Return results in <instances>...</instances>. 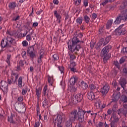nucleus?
I'll use <instances>...</instances> for the list:
<instances>
[{"instance_id":"nucleus-1","label":"nucleus","mask_w":127,"mask_h":127,"mask_svg":"<svg viewBox=\"0 0 127 127\" xmlns=\"http://www.w3.org/2000/svg\"><path fill=\"white\" fill-rule=\"evenodd\" d=\"M11 75V79L8 78L7 82L2 80L0 81V89L3 94H6L8 92V84H15L16 82V73L12 70Z\"/></svg>"},{"instance_id":"nucleus-2","label":"nucleus","mask_w":127,"mask_h":127,"mask_svg":"<svg viewBox=\"0 0 127 127\" xmlns=\"http://www.w3.org/2000/svg\"><path fill=\"white\" fill-rule=\"evenodd\" d=\"M81 44L83 43H80V42H75L69 41L67 43L68 48L69 50L71 53H73L75 50L79 51V49H81Z\"/></svg>"},{"instance_id":"nucleus-3","label":"nucleus","mask_w":127,"mask_h":127,"mask_svg":"<svg viewBox=\"0 0 127 127\" xmlns=\"http://www.w3.org/2000/svg\"><path fill=\"white\" fill-rule=\"evenodd\" d=\"M122 20L126 21L127 20V9L125 11H123L121 12V14H119L117 17L116 20L114 21L115 24H120Z\"/></svg>"},{"instance_id":"nucleus-4","label":"nucleus","mask_w":127,"mask_h":127,"mask_svg":"<svg viewBox=\"0 0 127 127\" xmlns=\"http://www.w3.org/2000/svg\"><path fill=\"white\" fill-rule=\"evenodd\" d=\"M77 121L80 124H84L85 122V112L83 109H79L77 113Z\"/></svg>"},{"instance_id":"nucleus-5","label":"nucleus","mask_w":127,"mask_h":127,"mask_svg":"<svg viewBox=\"0 0 127 127\" xmlns=\"http://www.w3.org/2000/svg\"><path fill=\"white\" fill-rule=\"evenodd\" d=\"M35 44L34 45L29 47L27 50V54L28 56H29L31 59H34V58H36V51L34 49V46Z\"/></svg>"},{"instance_id":"nucleus-6","label":"nucleus","mask_w":127,"mask_h":127,"mask_svg":"<svg viewBox=\"0 0 127 127\" xmlns=\"http://www.w3.org/2000/svg\"><path fill=\"white\" fill-rule=\"evenodd\" d=\"M124 25H125L122 24L120 25L115 30L116 35L120 36V35H125V34L127 33V30L123 29V26H124Z\"/></svg>"},{"instance_id":"nucleus-7","label":"nucleus","mask_w":127,"mask_h":127,"mask_svg":"<svg viewBox=\"0 0 127 127\" xmlns=\"http://www.w3.org/2000/svg\"><path fill=\"white\" fill-rule=\"evenodd\" d=\"M112 46L111 45H108L105 46L101 51L100 56H107V55H109V52H110V50L112 49Z\"/></svg>"},{"instance_id":"nucleus-8","label":"nucleus","mask_w":127,"mask_h":127,"mask_svg":"<svg viewBox=\"0 0 127 127\" xmlns=\"http://www.w3.org/2000/svg\"><path fill=\"white\" fill-rule=\"evenodd\" d=\"M74 35H76V36H74L73 38L71 40V41H74L76 42H79L81 43H84V41H82V38L83 37V34L81 33H80L79 34H77V32H76L74 34Z\"/></svg>"},{"instance_id":"nucleus-9","label":"nucleus","mask_w":127,"mask_h":127,"mask_svg":"<svg viewBox=\"0 0 127 127\" xmlns=\"http://www.w3.org/2000/svg\"><path fill=\"white\" fill-rule=\"evenodd\" d=\"M62 116L61 115H58L56 118V119H54L53 122L54 123V127L57 125V127H59V126L61 125L62 124Z\"/></svg>"},{"instance_id":"nucleus-10","label":"nucleus","mask_w":127,"mask_h":127,"mask_svg":"<svg viewBox=\"0 0 127 127\" xmlns=\"http://www.w3.org/2000/svg\"><path fill=\"white\" fill-rule=\"evenodd\" d=\"M109 91H110V87H109V84L106 83L103 86V88H101L100 93H102L103 97H105L106 95L108 94Z\"/></svg>"},{"instance_id":"nucleus-11","label":"nucleus","mask_w":127,"mask_h":127,"mask_svg":"<svg viewBox=\"0 0 127 127\" xmlns=\"http://www.w3.org/2000/svg\"><path fill=\"white\" fill-rule=\"evenodd\" d=\"M119 85H121L122 88H123V90H125V87L127 84V79L125 78H121L119 82Z\"/></svg>"},{"instance_id":"nucleus-12","label":"nucleus","mask_w":127,"mask_h":127,"mask_svg":"<svg viewBox=\"0 0 127 127\" xmlns=\"http://www.w3.org/2000/svg\"><path fill=\"white\" fill-rule=\"evenodd\" d=\"M24 108V104H23V103L21 102L19 103L18 105L17 106V110H16V111H18V113H23Z\"/></svg>"},{"instance_id":"nucleus-13","label":"nucleus","mask_w":127,"mask_h":127,"mask_svg":"<svg viewBox=\"0 0 127 127\" xmlns=\"http://www.w3.org/2000/svg\"><path fill=\"white\" fill-rule=\"evenodd\" d=\"M87 98L89 100H90V101H94V100L96 99V96L94 92H93V91H90L88 92Z\"/></svg>"},{"instance_id":"nucleus-14","label":"nucleus","mask_w":127,"mask_h":127,"mask_svg":"<svg viewBox=\"0 0 127 127\" xmlns=\"http://www.w3.org/2000/svg\"><path fill=\"white\" fill-rule=\"evenodd\" d=\"M121 97V94L119 93H117L115 94V93L113 95V98L112 99V101L111 103H113V102H114L115 103H117L118 101L120 99V98Z\"/></svg>"},{"instance_id":"nucleus-15","label":"nucleus","mask_w":127,"mask_h":127,"mask_svg":"<svg viewBox=\"0 0 127 127\" xmlns=\"http://www.w3.org/2000/svg\"><path fill=\"white\" fill-rule=\"evenodd\" d=\"M77 81L78 78H77V77H71L69 80L70 84L71 85V86H73L76 84V82H77Z\"/></svg>"},{"instance_id":"nucleus-16","label":"nucleus","mask_w":127,"mask_h":127,"mask_svg":"<svg viewBox=\"0 0 127 127\" xmlns=\"http://www.w3.org/2000/svg\"><path fill=\"white\" fill-rule=\"evenodd\" d=\"M0 46L1 48H5V47H9L10 45L6 41L5 44H4V39H2L1 41Z\"/></svg>"},{"instance_id":"nucleus-17","label":"nucleus","mask_w":127,"mask_h":127,"mask_svg":"<svg viewBox=\"0 0 127 127\" xmlns=\"http://www.w3.org/2000/svg\"><path fill=\"white\" fill-rule=\"evenodd\" d=\"M16 7V4L15 2H10L8 4V7L10 10H13Z\"/></svg>"},{"instance_id":"nucleus-18","label":"nucleus","mask_w":127,"mask_h":127,"mask_svg":"<svg viewBox=\"0 0 127 127\" xmlns=\"http://www.w3.org/2000/svg\"><path fill=\"white\" fill-rule=\"evenodd\" d=\"M43 91L44 96H46V98H47V99H49V97L48 96V92H48V89H47V85H45L44 86Z\"/></svg>"},{"instance_id":"nucleus-19","label":"nucleus","mask_w":127,"mask_h":127,"mask_svg":"<svg viewBox=\"0 0 127 127\" xmlns=\"http://www.w3.org/2000/svg\"><path fill=\"white\" fill-rule=\"evenodd\" d=\"M14 115L12 113H11L10 116H8L7 121L10 123V124H14V121H13V117Z\"/></svg>"},{"instance_id":"nucleus-20","label":"nucleus","mask_w":127,"mask_h":127,"mask_svg":"<svg viewBox=\"0 0 127 127\" xmlns=\"http://www.w3.org/2000/svg\"><path fill=\"white\" fill-rule=\"evenodd\" d=\"M11 95L12 99H14L15 101H16V89L13 88L12 89Z\"/></svg>"},{"instance_id":"nucleus-21","label":"nucleus","mask_w":127,"mask_h":127,"mask_svg":"<svg viewBox=\"0 0 127 127\" xmlns=\"http://www.w3.org/2000/svg\"><path fill=\"white\" fill-rule=\"evenodd\" d=\"M6 42H7L8 43V42L9 43V45H10L9 47H10V46H11V44H12V43H13V42H14V39H13V38L12 37H9V38H6Z\"/></svg>"},{"instance_id":"nucleus-22","label":"nucleus","mask_w":127,"mask_h":127,"mask_svg":"<svg viewBox=\"0 0 127 127\" xmlns=\"http://www.w3.org/2000/svg\"><path fill=\"white\" fill-rule=\"evenodd\" d=\"M77 102H80L83 100V94L79 93L76 95Z\"/></svg>"},{"instance_id":"nucleus-23","label":"nucleus","mask_w":127,"mask_h":127,"mask_svg":"<svg viewBox=\"0 0 127 127\" xmlns=\"http://www.w3.org/2000/svg\"><path fill=\"white\" fill-rule=\"evenodd\" d=\"M111 39H112V36H111V35L107 36L105 39L103 45H107V44L110 42V40H111Z\"/></svg>"},{"instance_id":"nucleus-24","label":"nucleus","mask_w":127,"mask_h":127,"mask_svg":"<svg viewBox=\"0 0 127 127\" xmlns=\"http://www.w3.org/2000/svg\"><path fill=\"white\" fill-rule=\"evenodd\" d=\"M109 122H111V123H110L111 127H118V122H116L115 121L111 120V119H110Z\"/></svg>"},{"instance_id":"nucleus-25","label":"nucleus","mask_w":127,"mask_h":127,"mask_svg":"<svg viewBox=\"0 0 127 127\" xmlns=\"http://www.w3.org/2000/svg\"><path fill=\"white\" fill-rule=\"evenodd\" d=\"M42 90V88L39 87L36 89V94L38 98H39V95L41 94V91Z\"/></svg>"},{"instance_id":"nucleus-26","label":"nucleus","mask_w":127,"mask_h":127,"mask_svg":"<svg viewBox=\"0 0 127 127\" xmlns=\"http://www.w3.org/2000/svg\"><path fill=\"white\" fill-rule=\"evenodd\" d=\"M81 87L82 88H83V90H86L87 88H88V84L87 83L85 82L84 81H82L81 82Z\"/></svg>"},{"instance_id":"nucleus-27","label":"nucleus","mask_w":127,"mask_h":127,"mask_svg":"<svg viewBox=\"0 0 127 127\" xmlns=\"http://www.w3.org/2000/svg\"><path fill=\"white\" fill-rule=\"evenodd\" d=\"M6 34H8L9 35H10V36H14V37H16V34L14 33V31L7 30L6 32Z\"/></svg>"},{"instance_id":"nucleus-28","label":"nucleus","mask_w":127,"mask_h":127,"mask_svg":"<svg viewBox=\"0 0 127 127\" xmlns=\"http://www.w3.org/2000/svg\"><path fill=\"white\" fill-rule=\"evenodd\" d=\"M127 61V56L122 57L120 60V64H123Z\"/></svg>"},{"instance_id":"nucleus-29","label":"nucleus","mask_w":127,"mask_h":127,"mask_svg":"<svg viewBox=\"0 0 127 127\" xmlns=\"http://www.w3.org/2000/svg\"><path fill=\"white\" fill-rule=\"evenodd\" d=\"M49 99H47V97H45V100H44V102L43 103H42V107L44 108H45V106H47L48 105V102L47 101V100Z\"/></svg>"},{"instance_id":"nucleus-30","label":"nucleus","mask_w":127,"mask_h":127,"mask_svg":"<svg viewBox=\"0 0 127 127\" xmlns=\"http://www.w3.org/2000/svg\"><path fill=\"white\" fill-rule=\"evenodd\" d=\"M83 20L85 21L86 23H89L90 22V18L88 15H86L83 17Z\"/></svg>"},{"instance_id":"nucleus-31","label":"nucleus","mask_w":127,"mask_h":127,"mask_svg":"<svg viewBox=\"0 0 127 127\" xmlns=\"http://www.w3.org/2000/svg\"><path fill=\"white\" fill-rule=\"evenodd\" d=\"M77 66V64H76V63L73 61H70V64L69 66V68H73Z\"/></svg>"},{"instance_id":"nucleus-32","label":"nucleus","mask_w":127,"mask_h":127,"mask_svg":"<svg viewBox=\"0 0 127 127\" xmlns=\"http://www.w3.org/2000/svg\"><path fill=\"white\" fill-rule=\"evenodd\" d=\"M68 55L69 56V59L70 61H73V60H75V59H76V57L74 55V54L68 53Z\"/></svg>"},{"instance_id":"nucleus-33","label":"nucleus","mask_w":127,"mask_h":127,"mask_svg":"<svg viewBox=\"0 0 127 127\" xmlns=\"http://www.w3.org/2000/svg\"><path fill=\"white\" fill-rule=\"evenodd\" d=\"M112 24H113V20H108V22L107 23L106 28H110L111 26H112Z\"/></svg>"},{"instance_id":"nucleus-34","label":"nucleus","mask_w":127,"mask_h":127,"mask_svg":"<svg viewBox=\"0 0 127 127\" xmlns=\"http://www.w3.org/2000/svg\"><path fill=\"white\" fill-rule=\"evenodd\" d=\"M76 22L79 24H82V22H83V17H78L76 19Z\"/></svg>"},{"instance_id":"nucleus-35","label":"nucleus","mask_w":127,"mask_h":127,"mask_svg":"<svg viewBox=\"0 0 127 127\" xmlns=\"http://www.w3.org/2000/svg\"><path fill=\"white\" fill-rule=\"evenodd\" d=\"M101 57H104L103 58V62L104 63H107L108 60L109 59V55H106V56H101Z\"/></svg>"},{"instance_id":"nucleus-36","label":"nucleus","mask_w":127,"mask_h":127,"mask_svg":"<svg viewBox=\"0 0 127 127\" xmlns=\"http://www.w3.org/2000/svg\"><path fill=\"white\" fill-rule=\"evenodd\" d=\"M18 86L19 87V88H21V87H22V76H20L19 78Z\"/></svg>"},{"instance_id":"nucleus-37","label":"nucleus","mask_w":127,"mask_h":127,"mask_svg":"<svg viewBox=\"0 0 127 127\" xmlns=\"http://www.w3.org/2000/svg\"><path fill=\"white\" fill-rule=\"evenodd\" d=\"M33 34V32H32L31 33H30V34H28L26 36V40H27V41H31V35H32Z\"/></svg>"},{"instance_id":"nucleus-38","label":"nucleus","mask_w":127,"mask_h":127,"mask_svg":"<svg viewBox=\"0 0 127 127\" xmlns=\"http://www.w3.org/2000/svg\"><path fill=\"white\" fill-rule=\"evenodd\" d=\"M10 57H11V55H7V59L6 60V62L9 65L10 64Z\"/></svg>"},{"instance_id":"nucleus-39","label":"nucleus","mask_w":127,"mask_h":127,"mask_svg":"<svg viewBox=\"0 0 127 127\" xmlns=\"http://www.w3.org/2000/svg\"><path fill=\"white\" fill-rule=\"evenodd\" d=\"M54 15H55L57 19H60L61 18V16L58 14V12L57 10L54 11Z\"/></svg>"},{"instance_id":"nucleus-40","label":"nucleus","mask_w":127,"mask_h":127,"mask_svg":"<svg viewBox=\"0 0 127 127\" xmlns=\"http://www.w3.org/2000/svg\"><path fill=\"white\" fill-rule=\"evenodd\" d=\"M113 117L114 120L112 121H114V122H116V123H118V122H119V119L118 117V116H116V115H115V114H113Z\"/></svg>"},{"instance_id":"nucleus-41","label":"nucleus","mask_w":127,"mask_h":127,"mask_svg":"<svg viewBox=\"0 0 127 127\" xmlns=\"http://www.w3.org/2000/svg\"><path fill=\"white\" fill-rule=\"evenodd\" d=\"M112 1H115V0H105L104 2L102 3V5H105L108 3V2H112Z\"/></svg>"},{"instance_id":"nucleus-42","label":"nucleus","mask_w":127,"mask_h":127,"mask_svg":"<svg viewBox=\"0 0 127 127\" xmlns=\"http://www.w3.org/2000/svg\"><path fill=\"white\" fill-rule=\"evenodd\" d=\"M126 7H127L125 5L124 2H123L122 4L119 6V9L120 10H124V9H125Z\"/></svg>"},{"instance_id":"nucleus-43","label":"nucleus","mask_w":127,"mask_h":127,"mask_svg":"<svg viewBox=\"0 0 127 127\" xmlns=\"http://www.w3.org/2000/svg\"><path fill=\"white\" fill-rule=\"evenodd\" d=\"M122 101L123 103H127V96L126 95H123L122 97Z\"/></svg>"},{"instance_id":"nucleus-44","label":"nucleus","mask_w":127,"mask_h":127,"mask_svg":"<svg viewBox=\"0 0 127 127\" xmlns=\"http://www.w3.org/2000/svg\"><path fill=\"white\" fill-rule=\"evenodd\" d=\"M53 77H51L50 76H48V82L49 83V84H52L53 83Z\"/></svg>"},{"instance_id":"nucleus-45","label":"nucleus","mask_w":127,"mask_h":127,"mask_svg":"<svg viewBox=\"0 0 127 127\" xmlns=\"http://www.w3.org/2000/svg\"><path fill=\"white\" fill-rule=\"evenodd\" d=\"M69 69H70L71 72H73V73L78 72V70L75 67H69Z\"/></svg>"},{"instance_id":"nucleus-46","label":"nucleus","mask_w":127,"mask_h":127,"mask_svg":"<svg viewBox=\"0 0 127 127\" xmlns=\"http://www.w3.org/2000/svg\"><path fill=\"white\" fill-rule=\"evenodd\" d=\"M122 53L123 54H127V47L123 48L121 51Z\"/></svg>"},{"instance_id":"nucleus-47","label":"nucleus","mask_w":127,"mask_h":127,"mask_svg":"<svg viewBox=\"0 0 127 127\" xmlns=\"http://www.w3.org/2000/svg\"><path fill=\"white\" fill-rule=\"evenodd\" d=\"M89 88H90L91 91L96 89V86L93 84H91L89 85Z\"/></svg>"},{"instance_id":"nucleus-48","label":"nucleus","mask_w":127,"mask_h":127,"mask_svg":"<svg viewBox=\"0 0 127 127\" xmlns=\"http://www.w3.org/2000/svg\"><path fill=\"white\" fill-rule=\"evenodd\" d=\"M53 58L55 61L58 60L59 59V56L58 54H54L53 56Z\"/></svg>"},{"instance_id":"nucleus-49","label":"nucleus","mask_w":127,"mask_h":127,"mask_svg":"<svg viewBox=\"0 0 127 127\" xmlns=\"http://www.w3.org/2000/svg\"><path fill=\"white\" fill-rule=\"evenodd\" d=\"M123 73H124V74H127V66H124V67H123Z\"/></svg>"},{"instance_id":"nucleus-50","label":"nucleus","mask_w":127,"mask_h":127,"mask_svg":"<svg viewBox=\"0 0 127 127\" xmlns=\"http://www.w3.org/2000/svg\"><path fill=\"white\" fill-rule=\"evenodd\" d=\"M89 3V1L88 0H83V4L84 6H88V4Z\"/></svg>"},{"instance_id":"nucleus-51","label":"nucleus","mask_w":127,"mask_h":127,"mask_svg":"<svg viewBox=\"0 0 127 127\" xmlns=\"http://www.w3.org/2000/svg\"><path fill=\"white\" fill-rule=\"evenodd\" d=\"M114 65L117 67V68H119L120 67V63H119V62L118 61H114Z\"/></svg>"},{"instance_id":"nucleus-52","label":"nucleus","mask_w":127,"mask_h":127,"mask_svg":"<svg viewBox=\"0 0 127 127\" xmlns=\"http://www.w3.org/2000/svg\"><path fill=\"white\" fill-rule=\"evenodd\" d=\"M58 68L61 73H64V67L63 66H58Z\"/></svg>"},{"instance_id":"nucleus-53","label":"nucleus","mask_w":127,"mask_h":127,"mask_svg":"<svg viewBox=\"0 0 127 127\" xmlns=\"http://www.w3.org/2000/svg\"><path fill=\"white\" fill-rule=\"evenodd\" d=\"M77 91V88L74 86H72L70 89V92H75Z\"/></svg>"},{"instance_id":"nucleus-54","label":"nucleus","mask_w":127,"mask_h":127,"mask_svg":"<svg viewBox=\"0 0 127 127\" xmlns=\"http://www.w3.org/2000/svg\"><path fill=\"white\" fill-rule=\"evenodd\" d=\"M12 21H16V15H15V14H13V15H12Z\"/></svg>"},{"instance_id":"nucleus-55","label":"nucleus","mask_w":127,"mask_h":127,"mask_svg":"<svg viewBox=\"0 0 127 127\" xmlns=\"http://www.w3.org/2000/svg\"><path fill=\"white\" fill-rule=\"evenodd\" d=\"M18 102H22V101H23V96H20L17 99Z\"/></svg>"},{"instance_id":"nucleus-56","label":"nucleus","mask_w":127,"mask_h":127,"mask_svg":"<svg viewBox=\"0 0 127 127\" xmlns=\"http://www.w3.org/2000/svg\"><path fill=\"white\" fill-rule=\"evenodd\" d=\"M27 93V90L24 89H22V94L23 95H26Z\"/></svg>"},{"instance_id":"nucleus-57","label":"nucleus","mask_w":127,"mask_h":127,"mask_svg":"<svg viewBox=\"0 0 127 127\" xmlns=\"http://www.w3.org/2000/svg\"><path fill=\"white\" fill-rule=\"evenodd\" d=\"M101 46H102V44H100L99 43H98L97 46L95 47V48L96 49H100V48H101Z\"/></svg>"},{"instance_id":"nucleus-58","label":"nucleus","mask_w":127,"mask_h":127,"mask_svg":"<svg viewBox=\"0 0 127 127\" xmlns=\"http://www.w3.org/2000/svg\"><path fill=\"white\" fill-rule=\"evenodd\" d=\"M19 66H20L21 67H23V66L24 65V64H23V61L22 60H20L19 63Z\"/></svg>"},{"instance_id":"nucleus-59","label":"nucleus","mask_w":127,"mask_h":127,"mask_svg":"<svg viewBox=\"0 0 127 127\" xmlns=\"http://www.w3.org/2000/svg\"><path fill=\"white\" fill-rule=\"evenodd\" d=\"M81 3V0H76L75 2V5H79Z\"/></svg>"},{"instance_id":"nucleus-60","label":"nucleus","mask_w":127,"mask_h":127,"mask_svg":"<svg viewBox=\"0 0 127 127\" xmlns=\"http://www.w3.org/2000/svg\"><path fill=\"white\" fill-rule=\"evenodd\" d=\"M22 44H23V46L26 47L28 45V43H27V42L26 41H24L22 42Z\"/></svg>"},{"instance_id":"nucleus-61","label":"nucleus","mask_w":127,"mask_h":127,"mask_svg":"<svg viewBox=\"0 0 127 127\" xmlns=\"http://www.w3.org/2000/svg\"><path fill=\"white\" fill-rule=\"evenodd\" d=\"M103 126H104V123L103 122H99V123L98 124V126H96L97 127H103Z\"/></svg>"},{"instance_id":"nucleus-62","label":"nucleus","mask_w":127,"mask_h":127,"mask_svg":"<svg viewBox=\"0 0 127 127\" xmlns=\"http://www.w3.org/2000/svg\"><path fill=\"white\" fill-rule=\"evenodd\" d=\"M123 112H124V109H119L118 112V115H119V116H121V113H123Z\"/></svg>"},{"instance_id":"nucleus-63","label":"nucleus","mask_w":127,"mask_h":127,"mask_svg":"<svg viewBox=\"0 0 127 127\" xmlns=\"http://www.w3.org/2000/svg\"><path fill=\"white\" fill-rule=\"evenodd\" d=\"M117 105H114L113 107L112 111H113L114 113L117 111Z\"/></svg>"},{"instance_id":"nucleus-64","label":"nucleus","mask_w":127,"mask_h":127,"mask_svg":"<svg viewBox=\"0 0 127 127\" xmlns=\"http://www.w3.org/2000/svg\"><path fill=\"white\" fill-rule=\"evenodd\" d=\"M92 18H93V19L97 18V14H96V13H93L92 14Z\"/></svg>"}]
</instances>
